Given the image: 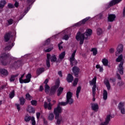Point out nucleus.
I'll return each instance as SVG.
<instances>
[{
    "label": "nucleus",
    "mask_w": 125,
    "mask_h": 125,
    "mask_svg": "<svg viewBox=\"0 0 125 125\" xmlns=\"http://www.w3.org/2000/svg\"><path fill=\"white\" fill-rule=\"evenodd\" d=\"M51 55L50 54H47V60H46V64L47 68H50V58Z\"/></svg>",
    "instance_id": "16"
},
{
    "label": "nucleus",
    "mask_w": 125,
    "mask_h": 125,
    "mask_svg": "<svg viewBox=\"0 0 125 125\" xmlns=\"http://www.w3.org/2000/svg\"><path fill=\"white\" fill-rule=\"evenodd\" d=\"M52 50V49L51 48H48L47 49H46L45 50V52H50V51Z\"/></svg>",
    "instance_id": "57"
},
{
    "label": "nucleus",
    "mask_w": 125,
    "mask_h": 125,
    "mask_svg": "<svg viewBox=\"0 0 125 125\" xmlns=\"http://www.w3.org/2000/svg\"><path fill=\"white\" fill-rule=\"evenodd\" d=\"M31 111L30 113H33V114L35 113V108L33 107H31Z\"/></svg>",
    "instance_id": "63"
},
{
    "label": "nucleus",
    "mask_w": 125,
    "mask_h": 125,
    "mask_svg": "<svg viewBox=\"0 0 125 125\" xmlns=\"http://www.w3.org/2000/svg\"><path fill=\"white\" fill-rule=\"evenodd\" d=\"M18 76H19V74H18L16 75H12L9 80L10 82H11V83L14 82V81H15V78H17V77H18Z\"/></svg>",
    "instance_id": "32"
},
{
    "label": "nucleus",
    "mask_w": 125,
    "mask_h": 125,
    "mask_svg": "<svg viewBox=\"0 0 125 125\" xmlns=\"http://www.w3.org/2000/svg\"><path fill=\"white\" fill-rule=\"evenodd\" d=\"M45 71V68L44 67H40L37 69L36 74L38 77L40 76L41 74H42Z\"/></svg>",
    "instance_id": "17"
},
{
    "label": "nucleus",
    "mask_w": 125,
    "mask_h": 125,
    "mask_svg": "<svg viewBox=\"0 0 125 125\" xmlns=\"http://www.w3.org/2000/svg\"><path fill=\"white\" fill-rule=\"evenodd\" d=\"M110 53H114L115 52V49L111 48L109 49Z\"/></svg>",
    "instance_id": "55"
},
{
    "label": "nucleus",
    "mask_w": 125,
    "mask_h": 125,
    "mask_svg": "<svg viewBox=\"0 0 125 125\" xmlns=\"http://www.w3.org/2000/svg\"><path fill=\"white\" fill-rule=\"evenodd\" d=\"M112 118L113 117L111 115H107L105 119V121L102 122L100 125H108Z\"/></svg>",
    "instance_id": "9"
},
{
    "label": "nucleus",
    "mask_w": 125,
    "mask_h": 125,
    "mask_svg": "<svg viewBox=\"0 0 125 125\" xmlns=\"http://www.w3.org/2000/svg\"><path fill=\"white\" fill-rule=\"evenodd\" d=\"M54 119V114L51 113L49 114L48 120L49 121H53Z\"/></svg>",
    "instance_id": "42"
},
{
    "label": "nucleus",
    "mask_w": 125,
    "mask_h": 125,
    "mask_svg": "<svg viewBox=\"0 0 125 125\" xmlns=\"http://www.w3.org/2000/svg\"><path fill=\"white\" fill-rule=\"evenodd\" d=\"M123 0H112L110 2H109L107 8H110V7L112 6H114V5H116V4H118V3H120L121 1Z\"/></svg>",
    "instance_id": "10"
},
{
    "label": "nucleus",
    "mask_w": 125,
    "mask_h": 125,
    "mask_svg": "<svg viewBox=\"0 0 125 125\" xmlns=\"http://www.w3.org/2000/svg\"><path fill=\"white\" fill-rule=\"evenodd\" d=\"M44 88L42 86V85H41L40 87V89H39V91H42V90H43Z\"/></svg>",
    "instance_id": "62"
},
{
    "label": "nucleus",
    "mask_w": 125,
    "mask_h": 125,
    "mask_svg": "<svg viewBox=\"0 0 125 125\" xmlns=\"http://www.w3.org/2000/svg\"><path fill=\"white\" fill-rule=\"evenodd\" d=\"M19 101L20 102V104L21 105V106H23V105H24L26 102V99H25V98H24L23 97H20Z\"/></svg>",
    "instance_id": "27"
},
{
    "label": "nucleus",
    "mask_w": 125,
    "mask_h": 125,
    "mask_svg": "<svg viewBox=\"0 0 125 125\" xmlns=\"http://www.w3.org/2000/svg\"><path fill=\"white\" fill-rule=\"evenodd\" d=\"M123 16L124 17H125V6L124 7L123 9Z\"/></svg>",
    "instance_id": "64"
},
{
    "label": "nucleus",
    "mask_w": 125,
    "mask_h": 125,
    "mask_svg": "<svg viewBox=\"0 0 125 125\" xmlns=\"http://www.w3.org/2000/svg\"><path fill=\"white\" fill-rule=\"evenodd\" d=\"M54 86H55L57 88H59V86H60V80L59 79H57L56 81L55 85Z\"/></svg>",
    "instance_id": "39"
},
{
    "label": "nucleus",
    "mask_w": 125,
    "mask_h": 125,
    "mask_svg": "<svg viewBox=\"0 0 125 125\" xmlns=\"http://www.w3.org/2000/svg\"><path fill=\"white\" fill-rule=\"evenodd\" d=\"M73 96V93L70 91H68L66 93V100L67 102H69L70 103L73 104L74 103V100L72 98Z\"/></svg>",
    "instance_id": "8"
},
{
    "label": "nucleus",
    "mask_w": 125,
    "mask_h": 125,
    "mask_svg": "<svg viewBox=\"0 0 125 125\" xmlns=\"http://www.w3.org/2000/svg\"><path fill=\"white\" fill-rule=\"evenodd\" d=\"M24 76H25V74H23L21 75V77L19 79L20 83H25V79L23 80V78H24Z\"/></svg>",
    "instance_id": "37"
},
{
    "label": "nucleus",
    "mask_w": 125,
    "mask_h": 125,
    "mask_svg": "<svg viewBox=\"0 0 125 125\" xmlns=\"http://www.w3.org/2000/svg\"><path fill=\"white\" fill-rule=\"evenodd\" d=\"M96 90H95V86H94V88L92 90L93 101H95V94L96 93Z\"/></svg>",
    "instance_id": "40"
},
{
    "label": "nucleus",
    "mask_w": 125,
    "mask_h": 125,
    "mask_svg": "<svg viewBox=\"0 0 125 125\" xmlns=\"http://www.w3.org/2000/svg\"><path fill=\"white\" fill-rule=\"evenodd\" d=\"M21 62L20 61L15 62L14 64V67L16 68H19L21 66Z\"/></svg>",
    "instance_id": "30"
},
{
    "label": "nucleus",
    "mask_w": 125,
    "mask_h": 125,
    "mask_svg": "<svg viewBox=\"0 0 125 125\" xmlns=\"http://www.w3.org/2000/svg\"><path fill=\"white\" fill-rule=\"evenodd\" d=\"M25 99L28 101H31L33 100V96H31L29 93H27L25 95Z\"/></svg>",
    "instance_id": "28"
},
{
    "label": "nucleus",
    "mask_w": 125,
    "mask_h": 125,
    "mask_svg": "<svg viewBox=\"0 0 125 125\" xmlns=\"http://www.w3.org/2000/svg\"><path fill=\"white\" fill-rule=\"evenodd\" d=\"M97 33L98 36H100V35H102V34H103V31L101 28H98L97 29Z\"/></svg>",
    "instance_id": "41"
},
{
    "label": "nucleus",
    "mask_w": 125,
    "mask_h": 125,
    "mask_svg": "<svg viewBox=\"0 0 125 125\" xmlns=\"http://www.w3.org/2000/svg\"><path fill=\"white\" fill-rule=\"evenodd\" d=\"M6 4V1L5 0H1L0 1V9H2Z\"/></svg>",
    "instance_id": "26"
},
{
    "label": "nucleus",
    "mask_w": 125,
    "mask_h": 125,
    "mask_svg": "<svg viewBox=\"0 0 125 125\" xmlns=\"http://www.w3.org/2000/svg\"><path fill=\"white\" fill-rule=\"evenodd\" d=\"M14 6H15L17 8H18V6H19V2L16 1L14 4Z\"/></svg>",
    "instance_id": "53"
},
{
    "label": "nucleus",
    "mask_w": 125,
    "mask_h": 125,
    "mask_svg": "<svg viewBox=\"0 0 125 125\" xmlns=\"http://www.w3.org/2000/svg\"><path fill=\"white\" fill-rule=\"evenodd\" d=\"M103 98L104 100H107L108 98V92L106 90H104Z\"/></svg>",
    "instance_id": "33"
},
{
    "label": "nucleus",
    "mask_w": 125,
    "mask_h": 125,
    "mask_svg": "<svg viewBox=\"0 0 125 125\" xmlns=\"http://www.w3.org/2000/svg\"><path fill=\"white\" fill-rule=\"evenodd\" d=\"M69 39H70V36H69L68 34L64 35L62 37V39L64 40V41H68Z\"/></svg>",
    "instance_id": "48"
},
{
    "label": "nucleus",
    "mask_w": 125,
    "mask_h": 125,
    "mask_svg": "<svg viewBox=\"0 0 125 125\" xmlns=\"http://www.w3.org/2000/svg\"><path fill=\"white\" fill-rule=\"evenodd\" d=\"M31 104L32 105V106H37V105H38V102L37 100H32L31 101Z\"/></svg>",
    "instance_id": "45"
},
{
    "label": "nucleus",
    "mask_w": 125,
    "mask_h": 125,
    "mask_svg": "<svg viewBox=\"0 0 125 125\" xmlns=\"http://www.w3.org/2000/svg\"><path fill=\"white\" fill-rule=\"evenodd\" d=\"M118 109L120 110L121 114L125 115V104L124 103L120 102L118 106Z\"/></svg>",
    "instance_id": "12"
},
{
    "label": "nucleus",
    "mask_w": 125,
    "mask_h": 125,
    "mask_svg": "<svg viewBox=\"0 0 125 125\" xmlns=\"http://www.w3.org/2000/svg\"><path fill=\"white\" fill-rule=\"evenodd\" d=\"M51 89H52V90H54V91L56 92V90H57V88L55 86H53L51 87Z\"/></svg>",
    "instance_id": "54"
},
{
    "label": "nucleus",
    "mask_w": 125,
    "mask_h": 125,
    "mask_svg": "<svg viewBox=\"0 0 125 125\" xmlns=\"http://www.w3.org/2000/svg\"><path fill=\"white\" fill-rule=\"evenodd\" d=\"M92 35L91 29H88L84 33H82L80 31L77 32L76 36V40L77 42H80V45L83 44L84 40H88V37Z\"/></svg>",
    "instance_id": "1"
},
{
    "label": "nucleus",
    "mask_w": 125,
    "mask_h": 125,
    "mask_svg": "<svg viewBox=\"0 0 125 125\" xmlns=\"http://www.w3.org/2000/svg\"><path fill=\"white\" fill-rule=\"evenodd\" d=\"M63 90H64V88L62 87H60L57 90V96H60L61 94H62V92H63Z\"/></svg>",
    "instance_id": "31"
},
{
    "label": "nucleus",
    "mask_w": 125,
    "mask_h": 125,
    "mask_svg": "<svg viewBox=\"0 0 125 125\" xmlns=\"http://www.w3.org/2000/svg\"><path fill=\"white\" fill-rule=\"evenodd\" d=\"M72 72L74 74L75 77L78 78L79 77V74H80V68L77 66H74L72 68Z\"/></svg>",
    "instance_id": "11"
},
{
    "label": "nucleus",
    "mask_w": 125,
    "mask_h": 125,
    "mask_svg": "<svg viewBox=\"0 0 125 125\" xmlns=\"http://www.w3.org/2000/svg\"><path fill=\"white\" fill-rule=\"evenodd\" d=\"M61 113H62V107L58 104L57 107L54 109V114L55 115L56 118L60 116V114H61Z\"/></svg>",
    "instance_id": "6"
},
{
    "label": "nucleus",
    "mask_w": 125,
    "mask_h": 125,
    "mask_svg": "<svg viewBox=\"0 0 125 125\" xmlns=\"http://www.w3.org/2000/svg\"><path fill=\"white\" fill-rule=\"evenodd\" d=\"M0 74L5 77H6L7 76H8L9 73L7 70L4 68H0Z\"/></svg>",
    "instance_id": "20"
},
{
    "label": "nucleus",
    "mask_w": 125,
    "mask_h": 125,
    "mask_svg": "<svg viewBox=\"0 0 125 125\" xmlns=\"http://www.w3.org/2000/svg\"><path fill=\"white\" fill-rule=\"evenodd\" d=\"M90 18V17H86V18L83 19L82 21L77 22L76 23V26H81V25H82V24H85V22L88 21Z\"/></svg>",
    "instance_id": "15"
},
{
    "label": "nucleus",
    "mask_w": 125,
    "mask_h": 125,
    "mask_svg": "<svg viewBox=\"0 0 125 125\" xmlns=\"http://www.w3.org/2000/svg\"><path fill=\"white\" fill-rule=\"evenodd\" d=\"M50 43V39H48L45 42V44L44 45H48Z\"/></svg>",
    "instance_id": "50"
},
{
    "label": "nucleus",
    "mask_w": 125,
    "mask_h": 125,
    "mask_svg": "<svg viewBox=\"0 0 125 125\" xmlns=\"http://www.w3.org/2000/svg\"><path fill=\"white\" fill-rule=\"evenodd\" d=\"M77 53V50H75L71 55V57L70 58L69 62L70 65L71 67H73L74 65L76 66L78 65V61L75 60V56H76V53Z\"/></svg>",
    "instance_id": "3"
},
{
    "label": "nucleus",
    "mask_w": 125,
    "mask_h": 125,
    "mask_svg": "<svg viewBox=\"0 0 125 125\" xmlns=\"http://www.w3.org/2000/svg\"><path fill=\"white\" fill-rule=\"evenodd\" d=\"M67 104H69V105H72V103H71L69 101L68 102L67 101L65 102H62L61 103H59V105H61V106H66V105H67Z\"/></svg>",
    "instance_id": "29"
},
{
    "label": "nucleus",
    "mask_w": 125,
    "mask_h": 125,
    "mask_svg": "<svg viewBox=\"0 0 125 125\" xmlns=\"http://www.w3.org/2000/svg\"><path fill=\"white\" fill-rule=\"evenodd\" d=\"M24 121H25L26 123H30V122H31L32 125H36L35 117L34 116H31L29 115V114L25 116Z\"/></svg>",
    "instance_id": "5"
},
{
    "label": "nucleus",
    "mask_w": 125,
    "mask_h": 125,
    "mask_svg": "<svg viewBox=\"0 0 125 125\" xmlns=\"http://www.w3.org/2000/svg\"><path fill=\"white\" fill-rule=\"evenodd\" d=\"M104 83L106 85L107 90H110L111 89V85H110V82L108 79H106L104 81Z\"/></svg>",
    "instance_id": "24"
},
{
    "label": "nucleus",
    "mask_w": 125,
    "mask_h": 125,
    "mask_svg": "<svg viewBox=\"0 0 125 125\" xmlns=\"http://www.w3.org/2000/svg\"><path fill=\"white\" fill-rule=\"evenodd\" d=\"M102 63L104 66H108V63H109V61L106 59H103L102 60Z\"/></svg>",
    "instance_id": "38"
},
{
    "label": "nucleus",
    "mask_w": 125,
    "mask_h": 125,
    "mask_svg": "<svg viewBox=\"0 0 125 125\" xmlns=\"http://www.w3.org/2000/svg\"><path fill=\"white\" fill-rule=\"evenodd\" d=\"M55 120H57L56 125H60L61 123H63V118L61 116L55 117Z\"/></svg>",
    "instance_id": "21"
},
{
    "label": "nucleus",
    "mask_w": 125,
    "mask_h": 125,
    "mask_svg": "<svg viewBox=\"0 0 125 125\" xmlns=\"http://www.w3.org/2000/svg\"><path fill=\"white\" fill-rule=\"evenodd\" d=\"M45 89V92H46L47 91H48L49 90V86L48 84H45L44 87Z\"/></svg>",
    "instance_id": "49"
},
{
    "label": "nucleus",
    "mask_w": 125,
    "mask_h": 125,
    "mask_svg": "<svg viewBox=\"0 0 125 125\" xmlns=\"http://www.w3.org/2000/svg\"><path fill=\"white\" fill-rule=\"evenodd\" d=\"M78 83H79V79L75 78L73 81V86H76L77 84H78Z\"/></svg>",
    "instance_id": "46"
},
{
    "label": "nucleus",
    "mask_w": 125,
    "mask_h": 125,
    "mask_svg": "<svg viewBox=\"0 0 125 125\" xmlns=\"http://www.w3.org/2000/svg\"><path fill=\"white\" fill-rule=\"evenodd\" d=\"M50 61L51 62H56V61H57L56 55H52L50 58Z\"/></svg>",
    "instance_id": "35"
},
{
    "label": "nucleus",
    "mask_w": 125,
    "mask_h": 125,
    "mask_svg": "<svg viewBox=\"0 0 125 125\" xmlns=\"http://www.w3.org/2000/svg\"><path fill=\"white\" fill-rule=\"evenodd\" d=\"M116 76L118 80H122V78L121 77V75L119 73L116 74Z\"/></svg>",
    "instance_id": "59"
},
{
    "label": "nucleus",
    "mask_w": 125,
    "mask_h": 125,
    "mask_svg": "<svg viewBox=\"0 0 125 125\" xmlns=\"http://www.w3.org/2000/svg\"><path fill=\"white\" fill-rule=\"evenodd\" d=\"M10 38H11V32L6 33L4 36V40L5 42H9L10 40Z\"/></svg>",
    "instance_id": "14"
},
{
    "label": "nucleus",
    "mask_w": 125,
    "mask_h": 125,
    "mask_svg": "<svg viewBox=\"0 0 125 125\" xmlns=\"http://www.w3.org/2000/svg\"><path fill=\"white\" fill-rule=\"evenodd\" d=\"M124 50V45L122 44H120L117 48V51L116 52V56H118L120 53H122Z\"/></svg>",
    "instance_id": "13"
},
{
    "label": "nucleus",
    "mask_w": 125,
    "mask_h": 125,
    "mask_svg": "<svg viewBox=\"0 0 125 125\" xmlns=\"http://www.w3.org/2000/svg\"><path fill=\"white\" fill-rule=\"evenodd\" d=\"M91 51L93 52V55H94V56H95V55L97 54V49L96 48H92Z\"/></svg>",
    "instance_id": "43"
},
{
    "label": "nucleus",
    "mask_w": 125,
    "mask_h": 125,
    "mask_svg": "<svg viewBox=\"0 0 125 125\" xmlns=\"http://www.w3.org/2000/svg\"><path fill=\"white\" fill-rule=\"evenodd\" d=\"M31 79H32V74L31 73H28L26 76V79H24V83H28L31 82Z\"/></svg>",
    "instance_id": "19"
},
{
    "label": "nucleus",
    "mask_w": 125,
    "mask_h": 125,
    "mask_svg": "<svg viewBox=\"0 0 125 125\" xmlns=\"http://www.w3.org/2000/svg\"><path fill=\"white\" fill-rule=\"evenodd\" d=\"M66 81H67V83H72V82H73V81H74V77L73 76V75H72V74L69 73L67 75V77L66 78Z\"/></svg>",
    "instance_id": "22"
},
{
    "label": "nucleus",
    "mask_w": 125,
    "mask_h": 125,
    "mask_svg": "<svg viewBox=\"0 0 125 125\" xmlns=\"http://www.w3.org/2000/svg\"><path fill=\"white\" fill-rule=\"evenodd\" d=\"M91 84L93 85L92 87V90H93V88L95 86V90H96V77H95L92 80L90 83Z\"/></svg>",
    "instance_id": "25"
},
{
    "label": "nucleus",
    "mask_w": 125,
    "mask_h": 125,
    "mask_svg": "<svg viewBox=\"0 0 125 125\" xmlns=\"http://www.w3.org/2000/svg\"><path fill=\"white\" fill-rule=\"evenodd\" d=\"M14 96H15V91H14V90H13L9 94V98L11 99H12V98H13V97H14Z\"/></svg>",
    "instance_id": "44"
},
{
    "label": "nucleus",
    "mask_w": 125,
    "mask_h": 125,
    "mask_svg": "<svg viewBox=\"0 0 125 125\" xmlns=\"http://www.w3.org/2000/svg\"><path fill=\"white\" fill-rule=\"evenodd\" d=\"M91 108L93 111H95V112H97V111H98V109H99V106H98V104H92Z\"/></svg>",
    "instance_id": "23"
},
{
    "label": "nucleus",
    "mask_w": 125,
    "mask_h": 125,
    "mask_svg": "<svg viewBox=\"0 0 125 125\" xmlns=\"http://www.w3.org/2000/svg\"><path fill=\"white\" fill-rule=\"evenodd\" d=\"M43 123L45 125H48V122L45 119H43Z\"/></svg>",
    "instance_id": "60"
},
{
    "label": "nucleus",
    "mask_w": 125,
    "mask_h": 125,
    "mask_svg": "<svg viewBox=\"0 0 125 125\" xmlns=\"http://www.w3.org/2000/svg\"><path fill=\"white\" fill-rule=\"evenodd\" d=\"M7 21V26H10V25H12V24H13V20L12 19H10L8 20Z\"/></svg>",
    "instance_id": "47"
},
{
    "label": "nucleus",
    "mask_w": 125,
    "mask_h": 125,
    "mask_svg": "<svg viewBox=\"0 0 125 125\" xmlns=\"http://www.w3.org/2000/svg\"><path fill=\"white\" fill-rule=\"evenodd\" d=\"M16 106H17V109L18 111H20L21 108H20V104H16Z\"/></svg>",
    "instance_id": "58"
},
{
    "label": "nucleus",
    "mask_w": 125,
    "mask_h": 125,
    "mask_svg": "<svg viewBox=\"0 0 125 125\" xmlns=\"http://www.w3.org/2000/svg\"><path fill=\"white\" fill-rule=\"evenodd\" d=\"M8 8H14V6L13 5V4H12L11 3H8Z\"/></svg>",
    "instance_id": "51"
},
{
    "label": "nucleus",
    "mask_w": 125,
    "mask_h": 125,
    "mask_svg": "<svg viewBox=\"0 0 125 125\" xmlns=\"http://www.w3.org/2000/svg\"><path fill=\"white\" fill-rule=\"evenodd\" d=\"M82 89V87L81 86H79L77 87V90H76V97L77 98H79V95L80 94V93L81 92V90Z\"/></svg>",
    "instance_id": "36"
},
{
    "label": "nucleus",
    "mask_w": 125,
    "mask_h": 125,
    "mask_svg": "<svg viewBox=\"0 0 125 125\" xmlns=\"http://www.w3.org/2000/svg\"><path fill=\"white\" fill-rule=\"evenodd\" d=\"M116 19V15L114 14H110L108 15L107 18L108 22H113Z\"/></svg>",
    "instance_id": "18"
},
{
    "label": "nucleus",
    "mask_w": 125,
    "mask_h": 125,
    "mask_svg": "<svg viewBox=\"0 0 125 125\" xmlns=\"http://www.w3.org/2000/svg\"><path fill=\"white\" fill-rule=\"evenodd\" d=\"M123 58V54H121L116 60V62H120L119 65V68H118V70L120 75H124V62H122Z\"/></svg>",
    "instance_id": "2"
},
{
    "label": "nucleus",
    "mask_w": 125,
    "mask_h": 125,
    "mask_svg": "<svg viewBox=\"0 0 125 125\" xmlns=\"http://www.w3.org/2000/svg\"><path fill=\"white\" fill-rule=\"evenodd\" d=\"M65 55L66 52H65V51L62 52L59 56V59H60L61 60L64 59Z\"/></svg>",
    "instance_id": "34"
},
{
    "label": "nucleus",
    "mask_w": 125,
    "mask_h": 125,
    "mask_svg": "<svg viewBox=\"0 0 125 125\" xmlns=\"http://www.w3.org/2000/svg\"><path fill=\"white\" fill-rule=\"evenodd\" d=\"M36 117H37V120H39L40 117H41V113L40 112H37L36 113Z\"/></svg>",
    "instance_id": "52"
},
{
    "label": "nucleus",
    "mask_w": 125,
    "mask_h": 125,
    "mask_svg": "<svg viewBox=\"0 0 125 125\" xmlns=\"http://www.w3.org/2000/svg\"><path fill=\"white\" fill-rule=\"evenodd\" d=\"M55 92H55L54 90H52V89H51V90H50V94L54 95V94H55Z\"/></svg>",
    "instance_id": "61"
},
{
    "label": "nucleus",
    "mask_w": 125,
    "mask_h": 125,
    "mask_svg": "<svg viewBox=\"0 0 125 125\" xmlns=\"http://www.w3.org/2000/svg\"><path fill=\"white\" fill-rule=\"evenodd\" d=\"M0 60L2 65L6 66L8 64V56L7 54L4 53L2 54L0 57Z\"/></svg>",
    "instance_id": "4"
},
{
    "label": "nucleus",
    "mask_w": 125,
    "mask_h": 125,
    "mask_svg": "<svg viewBox=\"0 0 125 125\" xmlns=\"http://www.w3.org/2000/svg\"><path fill=\"white\" fill-rule=\"evenodd\" d=\"M47 101L49 103H47L46 102H44V109H48V110H50L52 109V106H53V104H51V103H50L51 101L50 99H48Z\"/></svg>",
    "instance_id": "7"
},
{
    "label": "nucleus",
    "mask_w": 125,
    "mask_h": 125,
    "mask_svg": "<svg viewBox=\"0 0 125 125\" xmlns=\"http://www.w3.org/2000/svg\"><path fill=\"white\" fill-rule=\"evenodd\" d=\"M109 81H111L112 83H115V82H116V78H110Z\"/></svg>",
    "instance_id": "56"
}]
</instances>
